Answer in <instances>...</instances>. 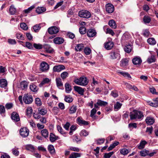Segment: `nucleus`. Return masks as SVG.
I'll return each mask as SVG.
<instances>
[{"mask_svg": "<svg viewBox=\"0 0 158 158\" xmlns=\"http://www.w3.org/2000/svg\"><path fill=\"white\" fill-rule=\"evenodd\" d=\"M130 116L131 120L141 119L143 117V115L141 111L134 110L130 112Z\"/></svg>", "mask_w": 158, "mask_h": 158, "instance_id": "obj_1", "label": "nucleus"}, {"mask_svg": "<svg viewBox=\"0 0 158 158\" xmlns=\"http://www.w3.org/2000/svg\"><path fill=\"white\" fill-rule=\"evenodd\" d=\"M74 82L78 85L83 86H86L88 83V81L86 77H81L79 78L74 79Z\"/></svg>", "mask_w": 158, "mask_h": 158, "instance_id": "obj_2", "label": "nucleus"}, {"mask_svg": "<svg viewBox=\"0 0 158 158\" xmlns=\"http://www.w3.org/2000/svg\"><path fill=\"white\" fill-rule=\"evenodd\" d=\"M78 15L81 18L88 19L91 17V14L87 10H82L79 12Z\"/></svg>", "mask_w": 158, "mask_h": 158, "instance_id": "obj_3", "label": "nucleus"}, {"mask_svg": "<svg viewBox=\"0 0 158 158\" xmlns=\"http://www.w3.org/2000/svg\"><path fill=\"white\" fill-rule=\"evenodd\" d=\"M110 58L111 59H115L120 57V55L119 50L117 49L116 50L111 51L110 53Z\"/></svg>", "mask_w": 158, "mask_h": 158, "instance_id": "obj_4", "label": "nucleus"}, {"mask_svg": "<svg viewBox=\"0 0 158 158\" xmlns=\"http://www.w3.org/2000/svg\"><path fill=\"white\" fill-rule=\"evenodd\" d=\"M49 66L46 62L43 61L40 65V70L42 72H46L49 69Z\"/></svg>", "mask_w": 158, "mask_h": 158, "instance_id": "obj_5", "label": "nucleus"}, {"mask_svg": "<svg viewBox=\"0 0 158 158\" xmlns=\"http://www.w3.org/2000/svg\"><path fill=\"white\" fill-rule=\"evenodd\" d=\"M23 100L24 102L26 104H30L33 101L32 96L28 94H25L24 95Z\"/></svg>", "mask_w": 158, "mask_h": 158, "instance_id": "obj_6", "label": "nucleus"}, {"mask_svg": "<svg viewBox=\"0 0 158 158\" xmlns=\"http://www.w3.org/2000/svg\"><path fill=\"white\" fill-rule=\"evenodd\" d=\"M19 131L20 135L23 137H27L29 134V130L26 127L21 128Z\"/></svg>", "mask_w": 158, "mask_h": 158, "instance_id": "obj_7", "label": "nucleus"}, {"mask_svg": "<svg viewBox=\"0 0 158 158\" xmlns=\"http://www.w3.org/2000/svg\"><path fill=\"white\" fill-rule=\"evenodd\" d=\"M108 104L107 102L102 101L100 99H98L97 103L94 104V107L96 108H99L98 106H105Z\"/></svg>", "mask_w": 158, "mask_h": 158, "instance_id": "obj_8", "label": "nucleus"}, {"mask_svg": "<svg viewBox=\"0 0 158 158\" xmlns=\"http://www.w3.org/2000/svg\"><path fill=\"white\" fill-rule=\"evenodd\" d=\"M97 32L95 30L93 29H90L87 32V36L89 37H93L96 36Z\"/></svg>", "mask_w": 158, "mask_h": 158, "instance_id": "obj_9", "label": "nucleus"}, {"mask_svg": "<svg viewBox=\"0 0 158 158\" xmlns=\"http://www.w3.org/2000/svg\"><path fill=\"white\" fill-rule=\"evenodd\" d=\"M65 69L64 66L61 64L54 66L53 68V70L54 72H59Z\"/></svg>", "mask_w": 158, "mask_h": 158, "instance_id": "obj_10", "label": "nucleus"}, {"mask_svg": "<svg viewBox=\"0 0 158 158\" xmlns=\"http://www.w3.org/2000/svg\"><path fill=\"white\" fill-rule=\"evenodd\" d=\"M59 31V28L56 26H53L49 27L48 30V32L50 34H56Z\"/></svg>", "mask_w": 158, "mask_h": 158, "instance_id": "obj_11", "label": "nucleus"}, {"mask_svg": "<svg viewBox=\"0 0 158 158\" xmlns=\"http://www.w3.org/2000/svg\"><path fill=\"white\" fill-rule=\"evenodd\" d=\"M106 11L109 13H112L114 10V7L112 4L108 3L106 6Z\"/></svg>", "mask_w": 158, "mask_h": 158, "instance_id": "obj_12", "label": "nucleus"}, {"mask_svg": "<svg viewBox=\"0 0 158 158\" xmlns=\"http://www.w3.org/2000/svg\"><path fill=\"white\" fill-rule=\"evenodd\" d=\"M74 90L77 92L79 94L83 95L85 91V88H82L81 87L77 86H74Z\"/></svg>", "mask_w": 158, "mask_h": 158, "instance_id": "obj_13", "label": "nucleus"}, {"mask_svg": "<svg viewBox=\"0 0 158 158\" xmlns=\"http://www.w3.org/2000/svg\"><path fill=\"white\" fill-rule=\"evenodd\" d=\"M38 112L40 115H44L47 112V108L44 106H41L38 108Z\"/></svg>", "mask_w": 158, "mask_h": 158, "instance_id": "obj_14", "label": "nucleus"}, {"mask_svg": "<svg viewBox=\"0 0 158 158\" xmlns=\"http://www.w3.org/2000/svg\"><path fill=\"white\" fill-rule=\"evenodd\" d=\"M11 118L12 120L15 122H18L20 120V118L18 113L13 112L11 114Z\"/></svg>", "mask_w": 158, "mask_h": 158, "instance_id": "obj_15", "label": "nucleus"}, {"mask_svg": "<svg viewBox=\"0 0 158 158\" xmlns=\"http://www.w3.org/2000/svg\"><path fill=\"white\" fill-rule=\"evenodd\" d=\"M104 45L106 49L107 50H109L112 48L114 46V44L113 42L109 41L105 43Z\"/></svg>", "mask_w": 158, "mask_h": 158, "instance_id": "obj_16", "label": "nucleus"}, {"mask_svg": "<svg viewBox=\"0 0 158 158\" xmlns=\"http://www.w3.org/2000/svg\"><path fill=\"white\" fill-rule=\"evenodd\" d=\"M77 123L80 125H87L89 123L88 122L83 120L81 117H79L77 118Z\"/></svg>", "mask_w": 158, "mask_h": 158, "instance_id": "obj_17", "label": "nucleus"}, {"mask_svg": "<svg viewBox=\"0 0 158 158\" xmlns=\"http://www.w3.org/2000/svg\"><path fill=\"white\" fill-rule=\"evenodd\" d=\"M128 58H124L122 59L120 61V66L122 67H124L128 65L129 62Z\"/></svg>", "mask_w": 158, "mask_h": 158, "instance_id": "obj_18", "label": "nucleus"}, {"mask_svg": "<svg viewBox=\"0 0 158 158\" xmlns=\"http://www.w3.org/2000/svg\"><path fill=\"white\" fill-rule=\"evenodd\" d=\"M64 41V39L60 37H57L54 39L53 42L56 44H60L63 43Z\"/></svg>", "mask_w": 158, "mask_h": 158, "instance_id": "obj_19", "label": "nucleus"}, {"mask_svg": "<svg viewBox=\"0 0 158 158\" xmlns=\"http://www.w3.org/2000/svg\"><path fill=\"white\" fill-rule=\"evenodd\" d=\"M132 61L134 64L137 65L140 64L142 63V60L140 57L136 56L133 58Z\"/></svg>", "mask_w": 158, "mask_h": 158, "instance_id": "obj_20", "label": "nucleus"}, {"mask_svg": "<svg viewBox=\"0 0 158 158\" xmlns=\"http://www.w3.org/2000/svg\"><path fill=\"white\" fill-rule=\"evenodd\" d=\"M145 121L147 124L149 125H151L154 123L155 120L152 117L149 116L146 118Z\"/></svg>", "mask_w": 158, "mask_h": 158, "instance_id": "obj_21", "label": "nucleus"}, {"mask_svg": "<svg viewBox=\"0 0 158 158\" xmlns=\"http://www.w3.org/2000/svg\"><path fill=\"white\" fill-rule=\"evenodd\" d=\"M50 140L52 142H54L57 139H59V138L58 136L55 135L54 134L51 133L49 135Z\"/></svg>", "mask_w": 158, "mask_h": 158, "instance_id": "obj_22", "label": "nucleus"}, {"mask_svg": "<svg viewBox=\"0 0 158 158\" xmlns=\"http://www.w3.org/2000/svg\"><path fill=\"white\" fill-rule=\"evenodd\" d=\"M147 142L145 140H141L139 144L137 146L139 149H142L144 148L146 144H147Z\"/></svg>", "mask_w": 158, "mask_h": 158, "instance_id": "obj_23", "label": "nucleus"}, {"mask_svg": "<svg viewBox=\"0 0 158 158\" xmlns=\"http://www.w3.org/2000/svg\"><path fill=\"white\" fill-rule=\"evenodd\" d=\"M84 45L82 44H80L77 45L75 49L77 52L81 51L84 47Z\"/></svg>", "mask_w": 158, "mask_h": 158, "instance_id": "obj_24", "label": "nucleus"}, {"mask_svg": "<svg viewBox=\"0 0 158 158\" xmlns=\"http://www.w3.org/2000/svg\"><path fill=\"white\" fill-rule=\"evenodd\" d=\"M7 84L6 80L4 79H0V87L4 88L7 86Z\"/></svg>", "mask_w": 158, "mask_h": 158, "instance_id": "obj_25", "label": "nucleus"}, {"mask_svg": "<svg viewBox=\"0 0 158 158\" xmlns=\"http://www.w3.org/2000/svg\"><path fill=\"white\" fill-rule=\"evenodd\" d=\"M108 24L111 27L115 29L117 27L116 23L114 20L113 19L109 21L108 23Z\"/></svg>", "mask_w": 158, "mask_h": 158, "instance_id": "obj_26", "label": "nucleus"}, {"mask_svg": "<svg viewBox=\"0 0 158 158\" xmlns=\"http://www.w3.org/2000/svg\"><path fill=\"white\" fill-rule=\"evenodd\" d=\"M48 150L51 154H54L55 153V151L53 146L52 145H49L48 147Z\"/></svg>", "mask_w": 158, "mask_h": 158, "instance_id": "obj_27", "label": "nucleus"}, {"mask_svg": "<svg viewBox=\"0 0 158 158\" xmlns=\"http://www.w3.org/2000/svg\"><path fill=\"white\" fill-rule=\"evenodd\" d=\"M56 81L57 86L59 88H60V87H63V84L62 82L61 79L60 78H56Z\"/></svg>", "mask_w": 158, "mask_h": 158, "instance_id": "obj_28", "label": "nucleus"}, {"mask_svg": "<svg viewBox=\"0 0 158 158\" xmlns=\"http://www.w3.org/2000/svg\"><path fill=\"white\" fill-rule=\"evenodd\" d=\"M81 154L77 152H73L70 155L69 158H77L81 156Z\"/></svg>", "mask_w": 158, "mask_h": 158, "instance_id": "obj_29", "label": "nucleus"}, {"mask_svg": "<svg viewBox=\"0 0 158 158\" xmlns=\"http://www.w3.org/2000/svg\"><path fill=\"white\" fill-rule=\"evenodd\" d=\"M9 11L11 15H14L16 12V8H15V6L13 5H12L10 6L9 9Z\"/></svg>", "mask_w": 158, "mask_h": 158, "instance_id": "obj_30", "label": "nucleus"}, {"mask_svg": "<svg viewBox=\"0 0 158 158\" xmlns=\"http://www.w3.org/2000/svg\"><path fill=\"white\" fill-rule=\"evenodd\" d=\"M156 60V58L153 55H152L151 56L148 57L147 62L149 64L155 62Z\"/></svg>", "mask_w": 158, "mask_h": 158, "instance_id": "obj_31", "label": "nucleus"}, {"mask_svg": "<svg viewBox=\"0 0 158 158\" xmlns=\"http://www.w3.org/2000/svg\"><path fill=\"white\" fill-rule=\"evenodd\" d=\"M28 83L25 81H22L20 83V86L22 89L24 90L27 89L28 86Z\"/></svg>", "mask_w": 158, "mask_h": 158, "instance_id": "obj_32", "label": "nucleus"}, {"mask_svg": "<svg viewBox=\"0 0 158 158\" xmlns=\"http://www.w3.org/2000/svg\"><path fill=\"white\" fill-rule=\"evenodd\" d=\"M41 133L42 135L44 138H47L48 136V131L46 129H44L41 130Z\"/></svg>", "mask_w": 158, "mask_h": 158, "instance_id": "obj_33", "label": "nucleus"}, {"mask_svg": "<svg viewBox=\"0 0 158 158\" xmlns=\"http://www.w3.org/2000/svg\"><path fill=\"white\" fill-rule=\"evenodd\" d=\"M65 89L66 92L67 93H69L72 90V88L71 85L68 83H65Z\"/></svg>", "mask_w": 158, "mask_h": 158, "instance_id": "obj_34", "label": "nucleus"}, {"mask_svg": "<svg viewBox=\"0 0 158 158\" xmlns=\"http://www.w3.org/2000/svg\"><path fill=\"white\" fill-rule=\"evenodd\" d=\"M77 110V107L76 106L73 105L70 107L69 110V113L70 114H73L75 113Z\"/></svg>", "mask_w": 158, "mask_h": 158, "instance_id": "obj_35", "label": "nucleus"}, {"mask_svg": "<svg viewBox=\"0 0 158 158\" xmlns=\"http://www.w3.org/2000/svg\"><path fill=\"white\" fill-rule=\"evenodd\" d=\"M50 80L47 78H44L40 84L39 85L40 87H41L44 84L48 83L50 81Z\"/></svg>", "mask_w": 158, "mask_h": 158, "instance_id": "obj_36", "label": "nucleus"}, {"mask_svg": "<svg viewBox=\"0 0 158 158\" xmlns=\"http://www.w3.org/2000/svg\"><path fill=\"white\" fill-rule=\"evenodd\" d=\"M46 10L45 8L44 7H38L36 9V11L38 14H40L44 12Z\"/></svg>", "mask_w": 158, "mask_h": 158, "instance_id": "obj_37", "label": "nucleus"}, {"mask_svg": "<svg viewBox=\"0 0 158 158\" xmlns=\"http://www.w3.org/2000/svg\"><path fill=\"white\" fill-rule=\"evenodd\" d=\"M154 102H152L150 101L148 102V104L151 106L154 107H157L158 106V101L156 99L154 100Z\"/></svg>", "mask_w": 158, "mask_h": 158, "instance_id": "obj_38", "label": "nucleus"}, {"mask_svg": "<svg viewBox=\"0 0 158 158\" xmlns=\"http://www.w3.org/2000/svg\"><path fill=\"white\" fill-rule=\"evenodd\" d=\"M30 88L31 91L35 92H37L38 90L37 86L33 84L30 85Z\"/></svg>", "mask_w": 158, "mask_h": 158, "instance_id": "obj_39", "label": "nucleus"}, {"mask_svg": "<svg viewBox=\"0 0 158 158\" xmlns=\"http://www.w3.org/2000/svg\"><path fill=\"white\" fill-rule=\"evenodd\" d=\"M122 105V103L117 102L114 105V109L115 110H118L121 108Z\"/></svg>", "mask_w": 158, "mask_h": 158, "instance_id": "obj_40", "label": "nucleus"}, {"mask_svg": "<svg viewBox=\"0 0 158 158\" xmlns=\"http://www.w3.org/2000/svg\"><path fill=\"white\" fill-rule=\"evenodd\" d=\"M149 152V151L146 150L145 149L143 150L140 152V155L142 156H148V154Z\"/></svg>", "mask_w": 158, "mask_h": 158, "instance_id": "obj_41", "label": "nucleus"}, {"mask_svg": "<svg viewBox=\"0 0 158 158\" xmlns=\"http://www.w3.org/2000/svg\"><path fill=\"white\" fill-rule=\"evenodd\" d=\"M57 130L62 135H64L65 136V135L67 133L64 131H63L62 127L60 125H58L57 127Z\"/></svg>", "mask_w": 158, "mask_h": 158, "instance_id": "obj_42", "label": "nucleus"}, {"mask_svg": "<svg viewBox=\"0 0 158 158\" xmlns=\"http://www.w3.org/2000/svg\"><path fill=\"white\" fill-rule=\"evenodd\" d=\"M118 73L119 74L123 75L124 77H127L129 79L131 78V77L130 74L127 72L122 71L118 72Z\"/></svg>", "mask_w": 158, "mask_h": 158, "instance_id": "obj_43", "label": "nucleus"}, {"mask_svg": "<svg viewBox=\"0 0 158 158\" xmlns=\"http://www.w3.org/2000/svg\"><path fill=\"white\" fill-rule=\"evenodd\" d=\"M69 74L67 72H64L60 74V77L63 80L65 79L68 77Z\"/></svg>", "mask_w": 158, "mask_h": 158, "instance_id": "obj_44", "label": "nucleus"}, {"mask_svg": "<svg viewBox=\"0 0 158 158\" xmlns=\"http://www.w3.org/2000/svg\"><path fill=\"white\" fill-rule=\"evenodd\" d=\"M148 42L150 44L154 45L156 44V42L154 38H151L147 40Z\"/></svg>", "mask_w": 158, "mask_h": 158, "instance_id": "obj_45", "label": "nucleus"}, {"mask_svg": "<svg viewBox=\"0 0 158 158\" xmlns=\"http://www.w3.org/2000/svg\"><path fill=\"white\" fill-rule=\"evenodd\" d=\"M64 100L67 102L70 103L73 102V98L70 96H66L65 97Z\"/></svg>", "mask_w": 158, "mask_h": 158, "instance_id": "obj_46", "label": "nucleus"}, {"mask_svg": "<svg viewBox=\"0 0 158 158\" xmlns=\"http://www.w3.org/2000/svg\"><path fill=\"white\" fill-rule=\"evenodd\" d=\"M44 48L46 49V51L48 53H51L53 51V50L49 45H45L44 46Z\"/></svg>", "mask_w": 158, "mask_h": 158, "instance_id": "obj_47", "label": "nucleus"}, {"mask_svg": "<svg viewBox=\"0 0 158 158\" xmlns=\"http://www.w3.org/2000/svg\"><path fill=\"white\" fill-rule=\"evenodd\" d=\"M97 110H96V108H93L91 110L90 112V116L92 118H96V116L94 115V114H96V112L97 111Z\"/></svg>", "mask_w": 158, "mask_h": 158, "instance_id": "obj_48", "label": "nucleus"}, {"mask_svg": "<svg viewBox=\"0 0 158 158\" xmlns=\"http://www.w3.org/2000/svg\"><path fill=\"white\" fill-rule=\"evenodd\" d=\"M143 20L145 23H149L151 20L150 17L147 16H145L143 18Z\"/></svg>", "mask_w": 158, "mask_h": 158, "instance_id": "obj_49", "label": "nucleus"}, {"mask_svg": "<svg viewBox=\"0 0 158 158\" xmlns=\"http://www.w3.org/2000/svg\"><path fill=\"white\" fill-rule=\"evenodd\" d=\"M132 49V47L131 45H127L124 48V50L127 53H129L131 51Z\"/></svg>", "mask_w": 158, "mask_h": 158, "instance_id": "obj_50", "label": "nucleus"}, {"mask_svg": "<svg viewBox=\"0 0 158 158\" xmlns=\"http://www.w3.org/2000/svg\"><path fill=\"white\" fill-rule=\"evenodd\" d=\"M33 29L35 32H37L40 29V24H36L33 27Z\"/></svg>", "mask_w": 158, "mask_h": 158, "instance_id": "obj_51", "label": "nucleus"}, {"mask_svg": "<svg viewBox=\"0 0 158 158\" xmlns=\"http://www.w3.org/2000/svg\"><path fill=\"white\" fill-rule=\"evenodd\" d=\"M26 149L27 150L33 151L34 150V147L31 144L27 145L26 147Z\"/></svg>", "mask_w": 158, "mask_h": 158, "instance_id": "obj_52", "label": "nucleus"}, {"mask_svg": "<svg viewBox=\"0 0 158 158\" xmlns=\"http://www.w3.org/2000/svg\"><path fill=\"white\" fill-rule=\"evenodd\" d=\"M79 32L81 34H85L86 32V28L84 27H81L79 28Z\"/></svg>", "mask_w": 158, "mask_h": 158, "instance_id": "obj_53", "label": "nucleus"}, {"mask_svg": "<svg viewBox=\"0 0 158 158\" xmlns=\"http://www.w3.org/2000/svg\"><path fill=\"white\" fill-rule=\"evenodd\" d=\"M120 152L122 154L125 155L129 153V151L126 148H124L120 150Z\"/></svg>", "mask_w": 158, "mask_h": 158, "instance_id": "obj_54", "label": "nucleus"}, {"mask_svg": "<svg viewBox=\"0 0 158 158\" xmlns=\"http://www.w3.org/2000/svg\"><path fill=\"white\" fill-rule=\"evenodd\" d=\"M114 153L113 152H112L108 153H105L104 154L103 157L104 158H110Z\"/></svg>", "mask_w": 158, "mask_h": 158, "instance_id": "obj_55", "label": "nucleus"}, {"mask_svg": "<svg viewBox=\"0 0 158 158\" xmlns=\"http://www.w3.org/2000/svg\"><path fill=\"white\" fill-rule=\"evenodd\" d=\"M35 6H32L28 8L27 9L25 10H24L23 12L25 14H28L34 8Z\"/></svg>", "mask_w": 158, "mask_h": 158, "instance_id": "obj_56", "label": "nucleus"}, {"mask_svg": "<svg viewBox=\"0 0 158 158\" xmlns=\"http://www.w3.org/2000/svg\"><path fill=\"white\" fill-rule=\"evenodd\" d=\"M33 46L35 49H41L43 48L42 45L39 44L34 43L33 44Z\"/></svg>", "mask_w": 158, "mask_h": 158, "instance_id": "obj_57", "label": "nucleus"}, {"mask_svg": "<svg viewBox=\"0 0 158 158\" xmlns=\"http://www.w3.org/2000/svg\"><path fill=\"white\" fill-rule=\"evenodd\" d=\"M84 52L86 55H89L91 52V50L88 47L85 48L84 49Z\"/></svg>", "mask_w": 158, "mask_h": 158, "instance_id": "obj_58", "label": "nucleus"}, {"mask_svg": "<svg viewBox=\"0 0 158 158\" xmlns=\"http://www.w3.org/2000/svg\"><path fill=\"white\" fill-rule=\"evenodd\" d=\"M89 134L88 132L87 131L85 130H83L81 131L80 132V135L81 136H86Z\"/></svg>", "mask_w": 158, "mask_h": 158, "instance_id": "obj_59", "label": "nucleus"}, {"mask_svg": "<svg viewBox=\"0 0 158 158\" xmlns=\"http://www.w3.org/2000/svg\"><path fill=\"white\" fill-rule=\"evenodd\" d=\"M35 103L38 106H40L42 105L40 99L39 98H35Z\"/></svg>", "mask_w": 158, "mask_h": 158, "instance_id": "obj_60", "label": "nucleus"}, {"mask_svg": "<svg viewBox=\"0 0 158 158\" xmlns=\"http://www.w3.org/2000/svg\"><path fill=\"white\" fill-rule=\"evenodd\" d=\"M20 27L24 30H27L28 29V27L26 24L25 23H22L20 24Z\"/></svg>", "mask_w": 158, "mask_h": 158, "instance_id": "obj_61", "label": "nucleus"}, {"mask_svg": "<svg viewBox=\"0 0 158 158\" xmlns=\"http://www.w3.org/2000/svg\"><path fill=\"white\" fill-rule=\"evenodd\" d=\"M106 33V34H110L112 36H113L114 35V33L112 29L109 28H107Z\"/></svg>", "mask_w": 158, "mask_h": 158, "instance_id": "obj_62", "label": "nucleus"}, {"mask_svg": "<svg viewBox=\"0 0 158 158\" xmlns=\"http://www.w3.org/2000/svg\"><path fill=\"white\" fill-rule=\"evenodd\" d=\"M105 141L104 138L98 139L97 140V144L98 145H101Z\"/></svg>", "mask_w": 158, "mask_h": 158, "instance_id": "obj_63", "label": "nucleus"}, {"mask_svg": "<svg viewBox=\"0 0 158 158\" xmlns=\"http://www.w3.org/2000/svg\"><path fill=\"white\" fill-rule=\"evenodd\" d=\"M13 104L11 103H6L5 105V107L7 109H10L13 107Z\"/></svg>", "mask_w": 158, "mask_h": 158, "instance_id": "obj_64", "label": "nucleus"}]
</instances>
